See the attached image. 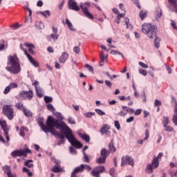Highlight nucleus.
Returning <instances> with one entry per match:
<instances>
[{"label":"nucleus","instance_id":"1","mask_svg":"<svg viewBox=\"0 0 177 177\" xmlns=\"http://www.w3.org/2000/svg\"><path fill=\"white\" fill-rule=\"evenodd\" d=\"M38 124L45 132L46 133H48V132H50V130L53 129V128H56V129H59L61 131V132H63L62 131V129L64 126V124H66L64 122H60L59 120L52 117L48 116L46 120V126L44 124V119H39L37 121Z\"/></svg>","mask_w":177,"mask_h":177},{"label":"nucleus","instance_id":"2","mask_svg":"<svg viewBox=\"0 0 177 177\" xmlns=\"http://www.w3.org/2000/svg\"><path fill=\"white\" fill-rule=\"evenodd\" d=\"M8 60L7 64L10 66H6V70L11 74H19L21 71V66H20V60L17 57V55L14 54L8 56Z\"/></svg>","mask_w":177,"mask_h":177},{"label":"nucleus","instance_id":"3","mask_svg":"<svg viewBox=\"0 0 177 177\" xmlns=\"http://www.w3.org/2000/svg\"><path fill=\"white\" fill-rule=\"evenodd\" d=\"M62 131H64L65 138H66L73 147H75V149H82V144L75 140V137L73 134V131H71V129L66 123L62 127Z\"/></svg>","mask_w":177,"mask_h":177},{"label":"nucleus","instance_id":"4","mask_svg":"<svg viewBox=\"0 0 177 177\" xmlns=\"http://www.w3.org/2000/svg\"><path fill=\"white\" fill-rule=\"evenodd\" d=\"M142 32L147 35L148 38L153 39L157 35V27L150 24H144L142 26Z\"/></svg>","mask_w":177,"mask_h":177},{"label":"nucleus","instance_id":"5","mask_svg":"<svg viewBox=\"0 0 177 177\" xmlns=\"http://www.w3.org/2000/svg\"><path fill=\"white\" fill-rule=\"evenodd\" d=\"M3 113L10 121H12L15 117V109L12 105H4L3 107Z\"/></svg>","mask_w":177,"mask_h":177},{"label":"nucleus","instance_id":"6","mask_svg":"<svg viewBox=\"0 0 177 177\" xmlns=\"http://www.w3.org/2000/svg\"><path fill=\"white\" fill-rule=\"evenodd\" d=\"M80 8L82 9V12L86 17L90 19V20H93V15H92V14H91L88 10L89 8H91V3H81L80 5Z\"/></svg>","mask_w":177,"mask_h":177},{"label":"nucleus","instance_id":"7","mask_svg":"<svg viewBox=\"0 0 177 177\" xmlns=\"http://www.w3.org/2000/svg\"><path fill=\"white\" fill-rule=\"evenodd\" d=\"M158 167H160V160H158L157 157L153 156L151 164H148L147 165V174H153V169H156V168H158Z\"/></svg>","mask_w":177,"mask_h":177},{"label":"nucleus","instance_id":"8","mask_svg":"<svg viewBox=\"0 0 177 177\" xmlns=\"http://www.w3.org/2000/svg\"><path fill=\"white\" fill-rule=\"evenodd\" d=\"M27 153H31V150L28 149H17L11 153L12 157L16 158V157H27Z\"/></svg>","mask_w":177,"mask_h":177},{"label":"nucleus","instance_id":"9","mask_svg":"<svg viewBox=\"0 0 177 177\" xmlns=\"http://www.w3.org/2000/svg\"><path fill=\"white\" fill-rule=\"evenodd\" d=\"M121 167H124V165L135 167V160L129 155L122 156L121 158Z\"/></svg>","mask_w":177,"mask_h":177},{"label":"nucleus","instance_id":"10","mask_svg":"<svg viewBox=\"0 0 177 177\" xmlns=\"http://www.w3.org/2000/svg\"><path fill=\"white\" fill-rule=\"evenodd\" d=\"M106 171L104 166H97L93 169L91 175L94 177H100V174H103Z\"/></svg>","mask_w":177,"mask_h":177},{"label":"nucleus","instance_id":"11","mask_svg":"<svg viewBox=\"0 0 177 177\" xmlns=\"http://www.w3.org/2000/svg\"><path fill=\"white\" fill-rule=\"evenodd\" d=\"M19 96L21 97L24 100H31V99L34 97V94L31 90L28 91H23L19 93Z\"/></svg>","mask_w":177,"mask_h":177},{"label":"nucleus","instance_id":"12","mask_svg":"<svg viewBox=\"0 0 177 177\" xmlns=\"http://www.w3.org/2000/svg\"><path fill=\"white\" fill-rule=\"evenodd\" d=\"M68 8L71 10H75V12H80V7L78 3L74 0H68Z\"/></svg>","mask_w":177,"mask_h":177},{"label":"nucleus","instance_id":"13","mask_svg":"<svg viewBox=\"0 0 177 177\" xmlns=\"http://www.w3.org/2000/svg\"><path fill=\"white\" fill-rule=\"evenodd\" d=\"M0 125L3 131L7 142H9L10 138H9V129H8V126H6V123L2 122L1 120H0Z\"/></svg>","mask_w":177,"mask_h":177},{"label":"nucleus","instance_id":"14","mask_svg":"<svg viewBox=\"0 0 177 177\" xmlns=\"http://www.w3.org/2000/svg\"><path fill=\"white\" fill-rule=\"evenodd\" d=\"M100 132L102 135H106L107 136H110L111 135V132H110V126L107 124L103 125V127L100 129Z\"/></svg>","mask_w":177,"mask_h":177},{"label":"nucleus","instance_id":"15","mask_svg":"<svg viewBox=\"0 0 177 177\" xmlns=\"http://www.w3.org/2000/svg\"><path fill=\"white\" fill-rule=\"evenodd\" d=\"M50 133L53 135V136H55V138H57L60 140H64V135H63L62 133H59L57 131V130L55 129V128H53L50 130Z\"/></svg>","mask_w":177,"mask_h":177},{"label":"nucleus","instance_id":"16","mask_svg":"<svg viewBox=\"0 0 177 177\" xmlns=\"http://www.w3.org/2000/svg\"><path fill=\"white\" fill-rule=\"evenodd\" d=\"M25 55L28 57L29 62H30L31 64H32L35 67H38V62L30 56L28 51H25Z\"/></svg>","mask_w":177,"mask_h":177},{"label":"nucleus","instance_id":"17","mask_svg":"<svg viewBox=\"0 0 177 177\" xmlns=\"http://www.w3.org/2000/svg\"><path fill=\"white\" fill-rule=\"evenodd\" d=\"M68 59V53L64 52L62 56L59 57V63H66V61Z\"/></svg>","mask_w":177,"mask_h":177},{"label":"nucleus","instance_id":"18","mask_svg":"<svg viewBox=\"0 0 177 177\" xmlns=\"http://www.w3.org/2000/svg\"><path fill=\"white\" fill-rule=\"evenodd\" d=\"M109 153H115L117 151V149L114 147V140H111L109 145Z\"/></svg>","mask_w":177,"mask_h":177},{"label":"nucleus","instance_id":"19","mask_svg":"<svg viewBox=\"0 0 177 177\" xmlns=\"http://www.w3.org/2000/svg\"><path fill=\"white\" fill-rule=\"evenodd\" d=\"M169 3H171V6L172 8H174V9L171 10V12H175V13H177V3L176 0H168Z\"/></svg>","mask_w":177,"mask_h":177},{"label":"nucleus","instance_id":"20","mask_svg":"<svg viewBox=\"0 0 177 177\" xmlns=\"http://www.w3.org/2000/svg\"><path fill=\"white\" fill-rule=\"evenodd\" d=\"M122 109L123 111H121L118 113V115H120V117H125V115L128 114V106H123Z\"/></svg>","mask_w":177,"mask_h":177},{"label":"nucleus","instance_id":"21","mask_svg":"<svg viewBox=\"0 0 177 177\" xmlns=\"http://www.w3.org/2000/svg\"><path fill=\"white\" fill-rule=\"evenodd\" d=\"M35 27L37 30H44V28H45V25H44V22L37 21L35 23Z\"/></svg>","mask_w":177,"mask_h":177},{"label":"nucleus","instance_id":"22","mask_svg":"<svg viewBox=\"0 0 177 177\" xmlns=\"http://www.w3.org/2000/svg\"><path fill=\"white\" fill-rule=\"evenodd\" d=\"M109 154H110V151H109L105 148L101 149V151H100L101 157H104L107 159V156H109Z\"/></svg>","mask_w":177,"mask_h":177},{"label":"nucleus","instance_id":"23","mask_svg":"<svg viewBox=\"0 0 177 177\" xmlns=\"http://www.w3.org/2000/svg\"><path fill=\"white\" fill-rule=\"evenodd\" d=\"M79 136H80V138H82V139H83V140H85V142H86L87 143L91 142V137H89L88 135H87L86 133L82 134V133H80Z\"/></svg>","mask_w":177,"mask_h":177},{"label":"nucleus","instance_id":"24","mask_svg":"<svg viewBox=\"0 0 177 177\" xmlns=\"http://www.w3.org/2000/svg\"><path fill=\"white\" fill-rule=\"evenodd\" d=\"M52 172H55V174H58V172H63L64 170L60 166L55 165L51 169Z\"/></svg>","mask_w":177,"mask_h":177},{"label":"nucleus","instance_id":"25","mask_svg":"<svg viewBox=\"0 0 177 177\" xmlns=\"http://www.w3.org/2000/svg\"><path fill=\"white\" fill-rule=\"evenodd\" d=\"M25 132H28V128L24 127H21L19 130L20 136H21L22 138H24V136H26Z\"/></svg>","mask_w":177,"mask_h":177},{"label":"nucleus","instance_id":"26","mask_svg":"<svg viewBox=\"0 0 177 177\" xmlns=\"http://www.w3.org/2000/svg\"><path fill=\"white\" fill-rule=\"evenodd\" d=\"M174 125H177V104L174 106V114L172 118Z\"/></svg>","mask_w":177,"mask_h":177},{"label":"nucleus","instance_id":"27","mask_svg":"<svg viewBox=\"0 0 177 177\" xmlns=\"http://www.w3.org/2000/svg\"><path fill=\"white\" fill-rule=\"evenodd\" d=\"M25 46H26L28 48L29 53H31L32 55H34V49H35V47L32 44H30L28 43H26Z\"/></svg>","mask_w":177,"mask_h":177},{"label":"nucleus","instance_id":"28","mask_svg":"<svg viewBox=\"0 0 177 177\" xmlns=\"http://www.w3.org/2000/svg\"><path fill=\"white\" fill-rule=\"evenodd\" d=\"M156 15V19H161V16H162V10L161 8H158L155 12Z\"/></svg>","mask_w":177,"mask_h":177},{"label":"nucleus","instance_id":"29","mask_svg":"<svg viewBox=\"0 0 177 177\" xmlns=\"http://www.w3.org/2000/svg\"><path fill=\"white\" fill-rule=\"evenodd\" d=\"M100 66H103L102 63H104V60H107V57L104 56V53L102 51L100 54Z\"/></svg>","mask_w":177,"mask_h":177},{"label":"nucleus","instance_id":"30","mask_svg":"<svg viewBox=\"0 0 177 177\" xmlns=\"http://www.w3.org/2000/svg\"><path fill=\"white\" fill-rule=\"evenodd\" d=\"M106 158H104L103 156H100L95 160V162L97 164H106Z\"/></svg>","mask_w":177,"mask_h":177},{"label":"nucleus","instance_id":"31","mask_svg":"<svg viewBox=\"0 0 177 177\" xmlns=\"http://www.w3.org/2000/svg\"><path fill=\"white\" fill-rule=\"evenodd\" d=\"M140 20L143 21L147 17V11L141 10L139 14Z\"/></svg>","mask_w":177,"mask_h":177},{"label":"nucleus","instance_id":"32","mask_svg":"<svg viewBox=\"0 0 177 177\" xmlns=\"http://www.w3.org/2000/svg\"><path fill=\"white\" fill-rule=\"evenodd\" d=\"M32 162H34V160H28L24 162L25 167H27L28 168H32L34 167V164Z\"/></svg>","mask_w":177,"mask_h":177},{"label":"nucleus","instance_id":"33","mask_svg":"<svg viewBox=\"0 0 177 177\" xmlns=\"http://www.w3.org/2000/svg\"><path fill=\"white\" fill-rule=\"evenodd\" d=\"M35 91L38 97H42L44 96V92L41 87H36Z\"/></svg>","mask_w":177,"mask_h":177},{"label":"nucleus","instance_id":"34","mask_svg":"<svg viewBox=\"0 0 177 177\" xmlns=\"http://www.w3.org/2000/svg\"><path fill=\"white\" fill-rule=\"evenodd\" d=\"M154 38H156L154 41L155 48H156V49H158V48H160V42H161V39H160L157 36L154 37Z\"/></svg>","mask_w":177,"mask_h":177},{"label":"nucleus","instance_id":"35","mask_svg":"<svg viewBox=\"0 0 177 177\" xmlns=\"http://www.w3.org/2000/svg\"><path fill=\"white\" fill-rule=\"evenodd\" d=\"M23 113H24V115H26L28 118L32 117V112H31V111H30L26 108H25V109H24Z\"/></svg>","mask_w":177,"mask_h":177},{"label":"nucleus","instance_id":"36","mask_svg":"<svg viewBox=\"0 0 177 177\" xmlns=\"http://www.w3.org/2000/svg\"><path fill=\"white\" fill-rule=\"evenodd\" d=\"M66 24L68 26V28L71 31H75V29H74V28L73 27V24L71 23V21H70V20H68V19H66Z\"/></svg>","mask_w":177,"mask_h":177},{"label":"nucleus","instance_id":"37","mask_svg":"<svg viewBox=\"0 0 177 177\" xmlns=\"http://www.w3.org/2000/svg\"><path fill=\"white\" fill-rule=\"evenodd\" d=\"M163 127H167L168 124H169V118L167 116L163 117V121H162Z\"/></svg>","mask_w":177,"mask_h":177},{"label":"nucleus","instance_id":"38","mask_svg":"<svg viewBox=\"0 0 177 177\" xmlns=\"http://www.w3.org/2000/svg\"><path fill=\"white\" fill-rule=\"evenodd\" d=\"M82 166V169H86V171H92V167H91V166L86 165V164H82L81 165Z\"/></svg>","mask_w":177,"mask_h":177},{"label":"nucleus","instance_id":"39","mask_svg":"<svg viewBox=\"0 0 177 177\" xmlns=\"http://www.w3.org/2000/svg\"><path fill=\"white\" fill-rule=\"evenodd\" d=\"M22 171L23 172L27 173V175L28 177L32 176V173L30 171V169H28L27 167H23Z\"/></svg>","mask_w":177,"mask_h":177},{"label":"nucleus","instance_id":"40","mask_svg":"<svg viewBox=\"0 0 177 177\" xmlns=\"http://www.w3.org/2000/svg\"><path fill=\"white\" fill-rule=\"evenodd\" d=\"M83 160H84V162H91V159H89V157L88 156V155H86L85 151H84Z\"/></svg>","mask_w":177,"mask_h":177},{"label":"nucleus","instance_id":"41","mask_svg":"<svg viewBox=\"0 0 177 177\" xmlns=\"http://www.w3.org/2000/svg\"><path fill=\"white\" fill-rule=\"evenodd\" d=\"M165 128V131L167 132H174V127L169 126L168 124L166 126H163Z\"/></svg>","mask_w":177,"mask_h":177},{"label":"nucleus","instance_id":"42","mask_svg":"<svg viewBox=\"0 0 177 177\" xmlns=\"http://www.w3.org/2000/svg\"><path fill=\"white\" fill-rule=\"evenodd\" d=\"M17 109H19V110H21V111H24L26 109V107H24V105L21 103H18L16 104Z\"/></svg>","mask_w":177,"mask_h":177},{"label":"nucleus","instance_id":"43","mask_svg":"<svg viewBox=\"0 0 177 177\" xmlns=\"http://www.w3.org/2000/svg\"><path fill=\"white\" fill-rule=\"evenodd\" d=\"M110 53H111V55H122V59H124V55H122V53H121L120 52H118L115 50H111Z\"/></svg>","mask_w":177,"mask_h":177},{"label":"nucleus","instance_id":"44","mask_svg":"<svg viewBox=\"0 0 177 177\" xmlns=\"http://www.w3.org/2000/svg\"><path fill=\"white\" fill-rule=\"evenodd\" d=\"M44 101L46 103H50L51 102H53V98L52 97H44Z\"/></svg>","mask_w":177,"mask_h":177},{"label":"nucleus","instance_id":"45","mask_svg":"<svg viewBox=\"0 0 177 177\" xmlns=\"http://www.w3.org/2000/svg\"><path fill=\"white\" fill-rule=\"evenodd\" d=\"M40 15H41V16H44V17H46L47 16H50V12L49 10L40 12Z\"/></svg>","mask_w":177,"mask_h":177},{"label":"nucleus","instance_id":"46","mask_svg":"<svg viewBox=\"0 0 177 177\" xmlns=\"http://www.w3.org/2000/svg\"><path fill=\"white\" fill-rule=\"evenodd\" d=\"M8 86H10V89H15V88H17V86H19V85L17 83L11 82V83H10Z\"/></svg>","mask_w":177,"mask_h":177},{"label":"nucleus","instance_id":"47","mask_svg":"<svg viewBox=\"0 0 177 177\" xmlns=\"http://www.w3.org/2000/svg\"><path fill=\"white\" fill-rule=\"evenodd\" d=\"M95 113H97V114H98V115H106V113H104L101 109H95Z\"/></svg>","mask_w":177,"mask_h":177},{"label":"nucleus","instance_id":"48","mask_svg":"<svg viewBox=\"0 0 177 177\" xmlns=\"http://www.w3.org/2000/svg\"><path fill=\"white\" fill-rule=\"evenodd\" d=\"M140 74H141L142 75H144V77H146V75H147V71L145 69H139L138 70Z\"/></svg>","mask_w":177,"mask_h":177},{"label":"nucleus","instance_id":"49","mask_svg":"<svg viewBox=\"0 0 177 177\" xmlns=\"http://www.w3.org/2000/svg\"><path fill=\"white\" fill-rule=\"evenodd\" d=\"M50 37L54 39L55 41L59 39V34L54 33L50 35Z\"/></svg>","mask_w":177,"mask_h":177},{"label":"nucleus","instance_id":"50","mask_svg":"<svg viewBox=\"0 0 177 177\" xmlns=\"http://www.w3.org/2000/svg\"><path fill=\"white\" fill-rule=\"evenodd\" d=\"M109 175H111V176H115V169H114L113 167L110 169Z\"/></svg>","mask_w":177,"mask_h":177},{"label":"nucleus","instance_id":"51","mask_svg":"<svg viewBox=\"0 0 177 177\" xmlns=\"http://www.w3.org/2000/svg\"><path fill=\"white\" fill-rule=\"evenodd\" d=\"M132 1L133 2V3H135V5H136L138 9H142V7L140 6V3H139V0H132Z\"/></svg>","mask_w":177,"mask_h":177},{"label":"nucleus","instance_id":"52","mask_svg":"<svg viewBox=\"0 0 177 177\" xmlns=\"http://www.w3.org/2000/svg\"><path fill=\"white\" fill-rule=\"evenodd\" d=\"M68 122H69V124H71L72 125L75 124V120H73V118L69 117L67 120Z\"/></svg>","mask_w":177,"mask_h":177},{"label":"nucleus","instance_id":"53","mask_svg":"<svg viewBox=\"0 0 177 177\" xmlns=\"http://www.w3.org/2000/svg\"><path fill=\"white\" fill-rule=\"evenodd\" d=\"M10 90H11L10 86H6L3 91L4 95H8V93L10 92Z\"/></svg>","mask_w":177,"mask_h":177},{"label":"nucleus","instance_id":"54","mask_svg":"<svg viewBox=\"0 0 177 177\" xmlns=\"http://www.w3.org/2000/svg\"><path fill=\"white\" fill-rule=\"evenodd\" d=\"M139 66H141V67H142V68H149V65L145 64V63L142 62H139Z\"/></svg>","mask_w":177,"mask_h":177},{"label":"nucleus","instance_id":"55","mask_svg":"<svg viewBox=\"0 0 177 177\" xmlns=\"http://www.w3.org/2000/svg\"><path fill=\"white\" fill-rule=\"evenodd\" d=\"M115 127L116 129H118V131L121 129V125L120 124V122H118V120L115 121Z\"/></svg>","mask_w":177,"mask_h":177},{"label":"nucleus","instance_id":"56","mask_svg":"<svg viewBox=\"0 0 177 177\" xmlns=\"http://www.w3.org/2000/svg\"><path fill=\"white\" fill-rule=\"evenodd\" d=\"M85 67L88 70V71H91V73H93V67H92L91 65L86 64L85 65Z\"/></svg>","mask_w":177,"mask_h":177},{"label":"nucleus","instance_id":"57","mask_svg":"<svg viewBox=\"0 0 177 177\" xmlns=\"http://www.w3.org/2000/svg\"><path fill=\"white\" fill-rule=\"evenodd\" d=\"M84 115H85V117H86V118H91V117H92V115H95V113L88 112V113H85Z\"/></svg>","mask_w":177,"mask_h":177},{"label":"nucleus","instance_id":"58","mask_svg":"<svg viewBox=\"0 0 177 177\" xmlns=\"http://www.w3.org/2000/svg\"><path fill=\"white\" fill-rule=\"evenodd\" d=\"M124 20H125V24L127 26V28H130L131 26V24L129 23V19L125 18Z\"/></svg>","mask_w":177,"mask_h":177},{"label":"nucleus","instance_id":"59","mask_svg":"<svg viewBox=\"0 0 177 177\" xmlns=\"http://www.w3.org/2000/svg\"><path fill=\"white\" fill-rule=\"evenodd\" d=\"M161 101L158 100H156L154 102V106H156V107H160V106H161Z\"/></svg>","mask_w":177,"mask_h":177},{"label":"nucleus","instance_id":"60","mask_svg":"<svg viewBox=\"0 0 177 177\" xmlns=\"http://www.w3.org/2000/svg\"><path fill=\"white\" fill-rule=\"evenodd\" d=\"M47 109L49 110V111H53L55 110V108L53 107V105L52 104H48L47 105Z\"/></svg>","mask_w":177,"mask_h":177},{"label":"nucleus","instance_id":"61","mask_svg":"<svg viewBox=\"0 0 177 177\" xmlns=\"http://www.w3.org/2000/svg\"><path fill=\"white\" fill-rule=\"evenodd\" d=\"M105 85H106V86H109V88H112L113 83H111V82L109 80H105Z\"/></svg>","mask_w":177,"mask_h":177},{"label":"nucleus","instance_id":"62","mask_svg":"<svg viewBox=\"0 0 177 177\" xmlns=\"http://www.w3.org/2000/svg\"><path fill=\"white\" fill-rule=\"evenodd\" d=\"M145 138H144V140H147L149 139V137L150 136V132L147 129L145 131Z\"/></svg>","mask_w":177,"mask_h":177},{"label":"nucleus","instance_id":"63","mask_svg":"<svg viewBox=\"0 0 177 177\" xmlns=\"http://www.w3.org/2000/svg\"><path fill=\"white\" fill-rule=\"evenodd\" d=\"M73 52H75L77 55L80 54V47L75 46L73 48Z\"/></svg>","mask_w":177,"mask_h":177},{"label":"nucleus","instance_id":"64","mask_svg":"<svg viewBox=\"0 0 177 177\" xmlns=\"http://www.w3.org/2000/svg\"><path fill=\"white\" fill-rule=\"evenodd\" d=\"M142 109H137L136 110V111L134 112L135 115H140V114H142Z\"/></svg>","mask_w":177,"mask_h":177}]
</instances>
